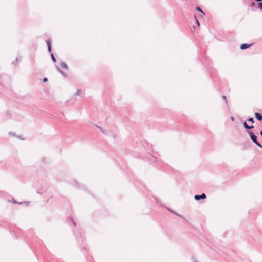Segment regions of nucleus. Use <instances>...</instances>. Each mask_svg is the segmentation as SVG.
<instances>
[{"instance_id":"nucleus-1","label":"nucleus","mask_w":262,"mask_h":262,"mask_svg":"<svg viewBox=\"0 0 262 262\" xmlns=\"http://www.w3.org/2000/svg\"><path fill=\"white\" fill-rule=\"evenodd\" d=\"M249 134L250 136V138L252 141L256 145H258L259 144V142L257 141V137L252 133L249 132Z\"/></svg>"},{"instance_id":"nucleus-2","label":"nucleus","mask_w":262,"mask_h":262,"mask_svg":"<svg viewBox=\"0 0 262 262\" xmlns=\"http://www.w3.org/2000/svg\"><path fill=\"white\" fill-rule=\"evenodd\" d=\"M206 194L204 193H203L201 195L196 194L194 196V199L196 201H199L201 199H206Z\"/></svg>"},{"instance_id":"nucleus-3","label":"nucleus","mask_w":262,"mask_h":262,"mask_svg":"<svg viewBox=\"0 0 262 262\" xmlns=\"http://www.w3.org/2000/svg\"><path fill=\"white\" fill-rule=\"evenodd\" d=\"M97 127L98 128H99V129L101 132V133H102L103 134L106 135H110V132L108 130H107L106 129H105L103 127H101V126H97Z\"/></svg>"},{"instance_id":"nucleus-4","label":"nucleus","mask_w":262,"mask_h":262,"mask_svg":"<svg viewBox=\"0 0 262 262\" xmlns=\"http://www.w3.org/2000/svg\"><path fill=\"white\" fill-rule=\"evenodd\" d=\"M251 46V45H250V44L243 43L241 45L240 49L241 50H245V49H246L249 48Z\"/></svg>"},{"instance_id":"nucleus-5","label":"nucleus","mask_w":262,"mask_h":262,"mask_svg":"<svg viewBox=\"0 0 262 262\" xmlns=\"http://www.w3.org/2000/svg\"><path fill=\"white\" fill-rule=\"evenodd\" d=\"M255 117L258 121H260L262 120V116L260 114L258 113H255Z\"/></svg>"},{"instance_id":"nucleus-6","label":"nucleus","mask_w":262,"mask_h":262,"mask_svg":"<svg viewBox=\"0 0 262 262\" xmlns=\"http://www.w3.org/2000/svg\"><path fill=\"white\" fill-rule=\"evenodd\" d=\"M47 45H48V51L51 53V45L50 41V40H47Z\"/></svg>"},{"instance_id":"nucleus-7","label":"nucleus","mask_w":262,"mask_h":262,"mask_svg":"<svg viewBox=\"0 0 262 262\" xmlns=\"http://www.w3.org/2000/svg\"><path fill=\"white\" fill-rule=\"evenodd\" d=\"M244 127L247 128V129H251L252 128L254 127V126L253 125L252 126H249V125H248L246 123V122H244Z\"/></svg>"},{"instance_id":"nucleus-8","label":"nucleus","mask_w":262,"mask_h":262,"mask_svg":"<svg viewBox=\"0 0 262 262\" xmlns=\"http://www.w3.org/2000/svg\"><path fill=\"white\" fill-rule=\"evenodd\" d=\"M60 66L61 68H62L64 69L68 70V69L67 65L66 64V63H65L64 62L61 63Z\"/></svg>"},{"instance_id":"nucleus-9","label":"nucleus","mask_w":262,"mask_h":262,"mask_svg":"<svg viewBox=\"0 0 262 262\" xmlns=\"http://www.w3.org/2000/svg\"><path fill=\"white\" fill-rule=\"evenodd\" d=\"M196 10L201 12H202L204 15V13L203 12V11L202 10V9H201L200 7H196Z\"/></svg>"},{"instance_id":"nucleus-10","label":"nucleus","mask_w":262,"mask_h":262,"mask_svg":"<svg viewBox=\"0 0 262 262\" xmlns=\"http://www.w3.org/2000/svg\"><path fill=\"white\" fill-rule=\"evenodd\" d=\"M51 58H52V61L55 62L56 61V59H55V58L54 57L53 54L52 53H51Z\"/></svg>"},{"instance_id":"nucleus-11","label":"nucleus","mask_w":262,"mask_h":262,"mask_svg":"<svg viewBox=\"0 0 262 262\" xmlns=\"http://www.w3.org/2000/svg\"><path fill=\"white\" fill-rule=\"evenodd\" d=\"M258 7L262 11V3H259L258 4Z\"/></svg>"},{"instance_id":"nucleus-12","label":"nucleus","mask_w":262,"mask_h":262,"mask_svg":"<svg viewBox=\"0 0 262 262\" xmlns=\"http://www.w3.org/2000/svg\"><path fill=\"white\" fill-rule=\"evenodd\" d=\"M248 121H250L252 123L254 122V119L253 118H250L249 119H248Z\"/></svg>"},{"instance_id":"nucleus-13","label":"nucleus","mask_w":262,"mask_h":262,"mask_svg":"<svg viewBox=\"0 0 262 262\" xmlns=\"http://www.w3.org/2000/svg\"><path fill=\"white\" fill-rule=\"evenodd\" d=\"M57 70L61 74H62L63 75H64L63 73L59 69L57 68Z\"/></svg>"},{"instance_id":"nucleus-14","label":"nucleus","mask_w":262,"mask_h":262,"mask_svg":"<svg viewBox=\"0 0 262 262\" xmlns=\"http://www.w3.org/2000/svg\"><path fill=\"white\" fill-rule=\"evenodd\" d=\"M79 93H80V91L79 90H78L76 93H75V95H79Z\"/></svg>"},{"instance_id":"nucleus-15","label":"nucleus","mask_w":262,"mask_h":262,"mask_svg":"<svg viewBox=\"0 0 262 262\" xmlns=\"http://www.w3.org/2000/svg\"><path fill=\"white\" fill-rule=\"evenodd\" d=\"M43 82H46L48 81V79L47 78H45L43 80Z\"/></svg>"},{"instance_id":"nucleus-16","label":"nucleus","mask_w":262,"mask_h":262,"mask_svg":"<svg viewBox=\"0 0 262 262\" xmlns=\"http://www.w3.org/2000/svg\"><path fill=\"white\" fill-rule=\"evenodd\" d=\"M231 120L232 121H234V118L233 117H231Z\"/></svg>"},{"instance_id":"nucleus-17","label":"nucleus","mask_w":262,"mask_h":262,"mask_svg":"<svg viewBox=\"0 0 262 262\" xmlns=\"http://www.w3.org/2000/svg\"><path fill=\"white\" fill-rule=\"evenodd\" d=\"M257 146L262 148V145L260 143H259V144Z\"/></svg>"},{"instance_id":"nucleus-18","label":"nucleus","mask_w":262,"mask_h":262,"mask_svg":"<svg viewBox=\"0 0 262 262\" xmlns=\"http://www.w3.org/2000/svg\"><path fill=\"white\" fill-rule=\"evenodd\" d=\"M223 99H224V100H226V96H223Z\"/></svg>"},{"instance_id":"nucleus-19","label":"nucleus","mask_w":262,"mask_h":262,"mask_svg":"<svg viewBox=\"0 0 262 262\" xmlns=\"http://www.w3.org/2000/svg\"><path fill=\"white\" fill-rule=\"evenodd\" d=\"M9 134L12 136H14V133H12L11 132L9 133Z\"/></svg>"},{"instance_id":"nucleus-20","label":"nucleus","mask_w":262,"mask_h":262,"mask_svg":"<svg viewBox=\"0 0 262 262\" xmlns=\"http://www.w3.org/2000/svg\"><path fill=\"white\" fill-rule=\"evenodd\" d=\"M256 2H258L259 3H260V2L261 1V0H255Z\"/></svg>"},{"instance_id":"nucleus-21","label":"nucleus","mask_w":262,"mask_h":262,"mask_svg":"<svg viewBox=\"0 0 262 262\" xmlns=\"http://www.w3.org/2000/svg\"><path fill=\"white\" fill-rule=\"evenodd\" d=\"M260 135H261V136H262V130H261V131L260 132Z\"/></svg>"},{"instance_id":"nucleus-22","label":"nucleus","mask_w":262,"mask_h":262,"mask_svg":"<svg viewBox=\"0 0 262 262\" xmlns=\"http://www.w3.org/2000/svg\"><path fill=\"white\" fill-rule=\"evenodd\" d=\"M254 4H254V3H252V5H254Z\"/></svg>"},{"instance_id":"nucleus-23","label":"nucleus","mask_w":262,"mask_h":262,"mask_svg":"<svg viewBox=\"0 0 262 262\" xmlns=\"http://www.w3.org/2000/svg\"><path fill=\"white\" fill-rule=\"evenodd\" d=\"M17 58H16V62H17Z\"/></svg>"}]
</instances>
